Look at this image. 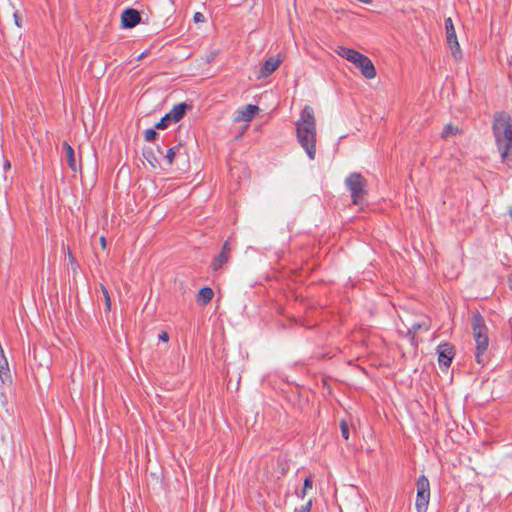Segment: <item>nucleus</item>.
<instances>
[{
	"instance_id": "obj_17",
	"label": "nucleus",
	"mask_w": 512,
	"mask_h": 512,
	"mask_svg": "<svg viewBox=\"0 0 512 512\" xmlns=\"http://www.w3.org/2000/svg\"><path fill=\"white\" fill-rule=\"evenodd\" d=\"M492 128H512L510 115L505 112L496 113Z\"/></svg>"
},
{
	"instance_id": "obj_21",
	"label": "nucleus",
	"mask_w": 512,
	"mask_h": 512,
	"mask_svg": "<svg viewBox=\"0 0 512 512\" xmlns=\"http://www.w3.org/2000/svg\"><path fill=\"white\" fill-rule=\"evenodd\" d=\"M445 30L447 41L457 38L452 19L450 17L445 19Z\"/></svg>"
},
{
	"instance_id": "obj_8",
	"label": "nucleus",
	"mask_w": 512,
	"mask_h": 512,
	"mask_svg": "<svg viewBox=\"0 0 512 512\" xmlns=\"http://www.w3.org/2000/svg\"><path fill=\"white\" fill-rule=\"evenodd\" d=\"M437 353L439 365L448 368L455 356V348L450 343H441L437 346Z\"/></svg>"
},
{
	"instance_id": "obj_22",
	"label": "nucleus",
	"mask_w": 512,
	"mask_h": 512,
	"mask_svg": "<svg viewBox=\"0 0 512 512\" xmlns=\"http://www.w3.org/2000/svg\"><path fill=\"white\" fill-rule=\"evenodd\" d=\"M100 290H101L104 300H105L106 311L109 312L111 310V298L109 295V291H108L107 287L103 284H100Z\"/></svg>"
},
{
	"instance_id": "obj_19",
	"label": "nucleus",
	"mask_w": 512,
	"mask_h": 512,
	"mask_svg": "<svg viewBox=\"0 0 512 512\" xmlns=\"http://www.w3.org/2000/svg\"><path fill=\"white\" fill-rule=\"evenodd\" d=\"M214 292L210 287H203L197 294V302L201 305H207L213 298Z\"/></svg>"
},
{
	"instance_id": "obj_11",
	"label": "nucleus",
	"mask_w": 512,
	"mask_h": 512,
	"mask_svg": "<svg viewBox=\"0 0 512 512\" xmlns=\"http://www.w3.org/2000/svg\"><path fill=\"white\" fill-rule=\"evenodd\" d=\"M141 21V15L138 10L127 8L122 12L121 23L123 28H133Z\"/></svg>"
},
{
	"instance_id": "obj_30",
	"label": "nucleus",
	"mask_w": 512,
	"mask_h": 512,
	"mask_svg": "<svg viewBox=\"0 0 512 512\" xmlns=\"http://www.w3.org/2000/svg\"><path fill=\"white\" fill-rule=\"evenodd\" d=\"M13 17H14L15 24L18 27H21L22 26V19H21L19 13L18 12H14Z\"/></svg>"
},
{
	"instance_id": "obj_16",
	"label": "nucleus",
	"mask_w": 512,
	"mask_h": 512,
	"mask_svg": "<svg viewBox=\"0 0 512 512\" xmlns=\"http://www.w3.org/2000/svg\"><path fill=\"white\" fill-rule=\"evenodd\" d=\"M430 328H431V325H430L429 320L422 321L420 323H413L412 326L407 331V336L410 338L411 343L416 346L417 345L415 343L416 333L420 330L429 331Z\"/></svg>"
},
{
	"instance_id": "obj_23",
	"label": "nucleus",
	"mask_w": 512,
	"mask_h": 512,
	"mask_svg": "<svg viewBox=\"0 0 512 512\" xmlns=\"http://www.w3.org/2000/svg\"><path fill=\"white\" fill-rule=\"evenodd\" d=\"M313 486V480L311 476H308L304 479L303 488L301 491V494L299 495L300 498L304 499L306 496V493L308 490L312 489Z\"/></svg>"
},
{
	"instance_id": "obj_27",
	"label": "nucleus",
	"mask_w": 512,
	"mask_h": 512,
	"mask_svg": "<svg viewBox=\"0 0 512 512\" xmlns=\"http://www.w3.org/2000/svg\"><path fill=\"white\" fill-rule=\"evenodd\" d=\"M462 130H443L441 133L442 139H447L450 136L456 135L458 132H461Z\"/></svg>"
},
{
	"instance_id": "obj_18",
	"label": "nucleus",
	"mask_w": 512,
	"mask_h": 512,
	"mask_svg": "<svg viewBox=\"0 0 512 512\" xmlns=\"http://www.w3.org/2000/svg\"><path fill=\"white\" fill-rule=\"evenodd\" d=\"M62 148L65 153V157H66L68 166L71 168V170L76 171L77 167H76V159H75L74 149L67 141H64L62 143Z\"/></svg>"
},
{
	"instance_id": "obj_32",
	"label": "nucleus",
	"mask_w": 512,
	"mask_h": 512,
	"mask_svg": "<svg viewBox=\"0 0 512 512\" xmlns=\"http://www.w3.org/2000/svg\"><path fill=\"white\" fill-rule=\"evenodd\" d=\"M3 168L5 171L9 170L11 168V163L8 159H4V162H3Z\"/></svg>"
},
{
	"instance_id": "obj_26",
	"label": "nucleus",
	"mask_w": 512,
	"mask_h": 512,
	"mask_svg": "<svg viewBox=\"0 0 512 512\" xmlns=\"http://www.w3.org/2000/svg\"><path fill=\"white\" fill-rule=\"evenodd\" d=\"M157 137V130H146L144 138L146 141L150 142L155 140Z\"/></svg>"
},
{
	"instance_id": "obj_24",
	"label": "nucleus",
	"mask_w": 512,
	"mask_h": 512,
	"mask_svg": "<svg viewBox=\"0 0 512 512\" xmlns=\"http://www.w3.org/2000/svg\"><path fill=\"white\" fill-rule=\"evenodd\" d=\"M341 435L345 440L349 439V425L345 420L340 422Z\"/></svg>"
},
{
	"instance_id": "obj_15",
	"label": "nucleus",
	"mask_w": 512,
	"mask_h": 512,
	"mask_svg": "<svg viewBox=\"0 0 512 512\" xmlns=\"http://www.w3.org/2000/svg\"><path fill=\"white\" fill-rule=\"evenodd\" d=\"M259 111V107L257 105L248 104L242 110H239L235 120L236 121H249L253 118V116Z\"/></svg>"
},
{
	"instance_id": "obj_33",
	"label": "nucleus",
	"mask_w": 512,
	"mask_h": 512,
	"mask_svg": "<svg viewBox=\"0 0 512 512\" xmlns=\"http://www.w3.org/2000/svg\"><path fill=\"white\" fill-rule=\"evenodd\" d=\"M100 243H101L102 248L105 249L107 242H106V238L104 236L100 237Z\"/></svg>"
},
{
	"instance_id": "obj_34",
	"label": "nucleus",
	"mask_w": 512,
	"mask_h": 512,
	"mask_svg": "<svg viewBox=\"0 0 512 512\" xmlns=\"http://www.w3.org/2000/svg\"><path fill=\"white\" fill-rule=\"evenodd\" d=\"M243 132H244V130H241V131H240V132H239V133L234 137V138H235V140H239V139H241V138L243 137Z\"/></svg>"
},
{
	"instance_id": "obj_3",
	"label": "nucleus",
	"mask_w": 512,
	"mask_h": 512,
	"mask_svg": "<svg viewBox=\"0 0 512 512\" xmlns=\"http://www.w3.org/2000/svg\"><path fill=\"white\" fill-rule=\"evenodd\" d=\"M502 162L512 161V130H494Z\"/></svg>"
},
{
	"instance_id": "obj_5",
	"label": "nucleus",
	"mask_w": 512,
	"mask_h": 512,
	"mask_svg": "<svg viewBox=\"0 0 512 512\" xmlns=\"http://www.w3.org/2000/svg\"><path fill=\"white\" fill-rule=\"evenodd\" d=\"M189 109H191V106L184 102L175 105L170 112L153 124V128H167L172 122L181 120Z\"/></svg>"
},
{
	"instance_id": "obj_12",
	"label": "nucleus",
	"mask_w": 512,
	"mask_h": 512,
	"mask_svg": "<svg viewBox=\"0 0 512 512\" xmlns=\"http://www.w3.org/2000/svg\"><path fill=\"white\" fill-rule=\"evenodd\" d=\"M296 128H315L314 110L310 106H305L301 112L300 118L296 122Z\"/></svg>"
},
{
	"instance_id": "obj_20",
	"label": "nucleus",
	"mask_w": 512,
	"mask_h": 512,
	"mask_svg": "<svg viewBox=\"0 0 512 512\" xmlns=\"http://www.w3.org/2000/svg\"><path fill=\"white\" fill-rule=\"evenodd\" d=\"M447 43L450 47L453 58L455 60H460L462 58V51L457 38H455L454 40H449L447 41Z\"/></svg>"
},
{
	"instance_id": "obj_36",
	"label": "nucleus",
	"mask_w": 512,
	"mask_h": 512,
	"mask_svg": "<svg viewBox=\"0 0 512 512\" xmlns=\"http://www.w3.org/2000/svg\"><path fill=\"white\" fill-rule=\"evenodd\" d=\"M69 259H73V256L70 252H69Z\"/></svg>"
},
{
	"instance_id": "obj_14",
	"label": "nucleus",
	"mask_w": 512,
	"mask_h": 512,
	"mask_svg": "<svg viewBox=\"0 0 512 512\" xmlns=\"http://www.w3.org/2000/svg\"><path fill=\"white\" fill-rule=\"evenodd\" d=\"M281 59L279 57H269L265 60L259 70L260 77H268L271 75L280 65Z\"/></svg>"
},
{
	"instance_id": "obj_4",
	"label": "nucleus",
	"mask_w": 512,
	"mask_h": 512,
	"mask_svg": "<svg viewBox=\"0 0 512 512\" xmlns=\"http://www.w3.org/2000/svg\"><path fill=\"white\" fill-rule=\"evenodd\" d=\"M416 502L415 508L417 512H426L430 500V483L425 475H420L416 482Z\"/></svg>"
},
{
	"instance_id": "obj_13",
	"label": "nucleus",
	"mask_w": 512,
	"mask_h": 512,
	"mask_svg": "<svg viewBox=\"0 0 512 512\" xmlns=\"http://www.w3.org/2000/svg\"><path fill=\"white\" fill-rule=\"evenodd\" d=\"M156 152L163 156V151L159 146H157L156 151H154L152 148L143 149V158L153 170L162 169L159 157L156 155Z\"/></svg>"
},
{
	"instance_id": "obj_7",
	"label": "nucleus",
	"mask_w": 512,
	"mask_h": 512,
	"mask_svg": "<svg viewBox=\"0 0 512 512\" xmlns=\"http://www.w3.org/2000/svg\"><path fill=\"white\" fill-rule=\"evenodd\" d=\"M233 247L231 245V238H228L223 246L219 254H217L211 263V269L212 271L216 272L223 268L224 265H226L229 260L231 259Z\"/></svg>"
},
{
	"instance_id": "obj_28",
	"label": "nucleus",
	"mask_w": 512,
	"mask_h": 512,
	"mask_svg": "<svg viewBox=\"0 0 512 512\" xmlns=\"http://www.w3.org/2000/svg\"><path fill=\"white\" fill-rule=\"evenodd\" d=\"M312 508V500L310 499L306 504L296 509V512H310Z\"/></svg>"
},
{
	"instance_id": "obj_25",
	"label": "nucleus",
	"mask_w": 512,
	"mask_h": 512,
	"mask_svg": "<svg viewBox=\"0 0 512 512\" xmlns=\"http://www.w3.org/2000/svg\"><path fill=\"white\" fill-rule=\"evenodd\" d=\"M174 157H175V152H174V148H169L167 151H166V155L164 156V158L166 159L167 161V165L168 166H171L172 163H173V160H174Z\"/></svg>"
},
{
	"instance_id": "obj_29",
	"label": "nucleus",
	"mask_w": 512,
	"mask_h": 512,
	"mask_svg": "<svg viewBox=\"0 0 512 512\" xmlns=\"http://www.w3.org/2000/svg\"><path fill=\"white\" fill-rule=\"evenodd\" d=\"M193 20L195 23H201L205 21V17L201 12H196L193 16Z\"/></svg>"
},
{
	"instance_id": "obj_31",
	"label": "nucleus",
	"mask_w": 512,
	"mask_h": 512,
	"mask_svg": "<svg viewBox=\"0 0 512 512\" xmlns=\"http://www.w3.org/2000/svg\"><path fill=\"white\" fill-rule=\"evenodd\" d=\"M159 340L163 341V342H167L169 340V335L167 332L165 331H162L160 334H159Z\"/></svg>"
},
{
	"instance_id": "obj_1",
	"label": "nucleus",
	"mask_w": 512,
	"mask_h": 512,
	"mask_svg": "<svg viewBox=\"0 0 512 512\" xmlns=\"http://www.w3.org/2000/svg\"><path fill=\"white\" fill-rule=\"evenodd\" d=\"M335 52L340 57L355 65L365 78L373 79L376 77L374 64L366 55L345 46H338Z\"/></svg>"
},
{
	"instance_id": "obj_10",
	"label": "nucleus",
	"mask_w": 512,
	"mask_h": 512,
	"mask_svg": "<svg viewBox=\"0 0 512 512\" xmlns=\"http://www.w3.org/2000/svg\"><path fill=\"white\" fill-rule=\"evenodd\" d=\"M471 326L473 337L488 335V327L485 323V319L478 310L472 312Z\"/></svg>"
},
{
	"instance_id": "obj_9",
	"label": "nucleus",
	"mask_w": 512,
	"mask_h": 512,
	"mask_svg": "<svg viewBox=\"0 0 512 512\" xmlns=\"http://www.w3.org/2000/svg\"><path fill=\"white\" fill-rule=\"evenodd\" d=\"M476 342V351H475V359L478 364L484 365L487 360V349L489 346V337L488 335L474 337Z\"/></svg>"
},
{
	"instance_id": "obj_2",
	"label": "nucleus",
	"mask_w": 512,
	"mask_h": 512,
	"mask_svg": "<svg viewBox=\"0 0 512 512\" xmlns=\"http://www.w3.org/2000/svg\"><path fill=\"white\" fill-rule=\"evenodd\" d=\"M345 185L351 193L352 203L355 205L362 204L367 191V180L358 172L350 173L345 179Z\"/></svg>"
},
{
	"instance_id": "obj_6",
	"label": "nucleus",
	"mask_w": 512,
	"mask_h": 512,
	"mask_svg": "<svg viewBox=\"0 0 512 512\" xmlns=\"http://www.w3.org/2000/svg\"><path fill=\"white\" fill-rule=\"evenodd\" d=\"M297 140L313 160L316 155V130H296Z\"/></svg>"
},
{
	"instance_id": "obj_35",
	"label": "nucleus",
	"mask_w": 512,
	"mask_h": 512,
	"mask_svg": "<svg viewBox=\"0 0 512 512\" xmlns=\"http://www.w3.org/2000/svg\"><path fill=\"white\" fill-rule=\"evenodd\" d=\"M444 128L450 129V128H455V127L451 123H448L444 126Z\"/></svg>"
}]
</instances>
